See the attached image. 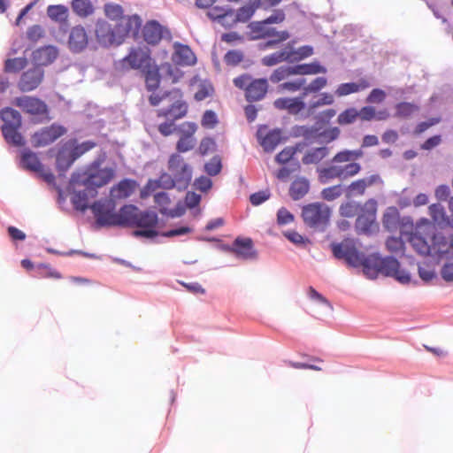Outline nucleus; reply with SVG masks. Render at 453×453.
<instances>
[{
  "instance_id": "obj_26",
  "label": "nucleus",
  "mask_w": 453,
  "mask_h": 453,
  "mask_svg": "<svg viewBox=\"0 0 453 453\" xmlns=\"http://www.w3.org/2000/svg\"><path fill=\"white\" fill-rule=\"evenodd\" d=\"M273 105L276 109L285 110L292 115H296L305 109V104L301 97H280L274 101Z\"/></svg>"
},
{
  "instance_id": "obj_24",
  "label": "nucleus",
  "mask_w": 453,
  "mask_h": 453,
  "mask_svg": "<svg viewBox=\"0 0 453 453\" xmlns=\"http://www.w3.org/2000/svg\"><path fill=\"white\" fill-rule=\"evenodd\" d=\"M231 250L237 257L244 259H253L257 257V251L253 247V242L250 238H236Z\"/></svg>"
},
{
  "instance_id": "obj_21",
  "label": "nucleus",
  "mask_w": 453,
  "mask_h": 453,
  "mask_svg": "<svg viewBox=\"0 0 453 453\" xmlns=\"http://www.w3.org/2000/svg\"><path fill=\"white\" fill-rule=\"evenodd\" d=\"M58 57V50L52 45L43 46L34 50L32 60L37 65H49Z\"/></svg>"
},
{
  "instance_id": "obj_4",
  "label": "nucleus",
  "mask_w": 453,
  "mask_h": 453,
  "mask_svg": "<svg viewBox=\"0 0 453 453\" xmlns=\"http://www.w3.org/2000/svg\"><path fill=\"white\" fill-rule=\"evenodd\" d=\"M368 263L371 265L368 273V277L371 279L375 278L379 273H382L386 276L394 277L401 283H408L411 280L409 273L400 269L399 262L394 257H381L378 254H372Z\"/></svg>"
},
{
  "instance_id": "obj_8",
  "label": "nucleus",
  "mask_w": 453,
  "mask_h": 453,
  "mask_svg": "<svg viewBox=\"0 0 453 453\" xmlns=\"http://www.w3.org/2000/svg\"><path fill=\"white\" fill-rule=\"evenodd\" d=\"M332 250L335 257L344 259L349 265L353 267L362 266L364 273L368 276L371 265L368 263L370 255L365 256L351 242L346 241L339 244H334Z\"/></svg>"
},
{
  "instance_id": "obj_52",
  "label": "nucleus",
  "mask_w": 453,
  "mask_h": 453,
  "mask_svg": "<svg viewBox=\"0 0 453 453\" xmlns=\"http://www.w3.org/2000/svg\"><path fill=\"white\" fill-rule=\"evenodd\" d=\"M358 210V203L355 202H346L340 206L339 212L342 217L353 218L357 214Z\"/></svg>"
},
{
  "instance_id": "obj_44",
  "label": "nucleus",
  "mask_w": 453,
  "mask_h": 453,
  "mask_svg": "<svg viewBox=\"0 0 453 453\" xmlns=\"http://www.w3.org/2000/svg\"><path fill=\"white\" fill-rule=\"evenodd\" d=\"M409 241L418 253L421 255H428L430 253V246L421 235L411 234Z\"/></svg>"
},
{
  "instance_id": "obj_60",
  "label": "nucleus",
  "mask_w": 453,
  "mask_h": 453,
  "mask_svg": "<svg viewBox=\"0 0 453 453\" xmlns=\"http://www.w3.org/2000/svg\"><path fill=\"white\" fill-rule=\"evenodd\" d=\"M44 35V30L40 25H34L27 28V38L33 42H38Z\"/></svg>"
},
{
  "instance_id": "obj_59",
  "label": "nucleus",
  "mask_w": 453,
  "mask_h": 453,
  "mask_svg": "<svg viewBox=\"0 0 453 453\" xmlns=\"http://www.w3.org/2000/svg\"><path fill=\"white\" fill-rule=\"evenodd\" d=\"M386 247L390 252L399 253L403 251L404 243L399 237H389L386 242Z\"/></svg>"
},
{
  "instance_id": "obj_38",
  "label": "nucleus",
  "mask_w": 453,
  "mask_h": 453,
  "mask_svg": "<svg viewBox=\"0 0 453 453\" xmlns=\"http://www.w3.org/2000/svg\"><path fill=\"white\" fill-rule=\"evenodd\" d=\"M72 9L73 12L81 18H87L92 15L95 11L89 0H73Z\"/></svg>"
},
{
  "instance_id": "obj_14",
  "label": "nucleus",
  "mask_w": 453,
  "mask_h": 453,
  "mask_svg": "<svg viewBox=\"0 0 453 453\" xmlns=\"http://www.w3.org/2000/svg\"><path fill=\"white\" fill-rule=\"evenodd\" d=\"M377 202L374 199H368L361 208V212L356 220V228L358 233L370 234L375 228L376 224Z\"/></svg>"
},
{
  "instance_id": "obj_20",
  "label": "nucleus",
  "mask_w": 453,
  "mask_h": 453,
  "mask_svg": "<svg viewBox=\"0 0 453 453\" xmlns=\"http://www.w3.org/2000/svg\"><path fill=\"white\" fill-rule=\"evenodd\" d=\"M380 180V176L372 174L365 178L358 179L352 181L346 188V196H362L365 195L367 188Z\"/></svg>"
},
{
  "instance_id": "obj_34",
  "label": "nucleus",
  "mask_w": 453,
  "mask_h": 453,
  "mask_svg": "<svg viewBox=\"0 0 453 453\" xmlns=\"http://www.w3.org/2000/svg\"><path fill=\"white\" fill-rule=\"evenodd\" d=\"M329 154V149L326 147H319L308 150L303 157L304 165L318 164L326 157Z\"/></svg>"
},
{
  "instance_id": "obj_62",
  "label": "nucleus",
  "mask_w": 453,
  "mask_h": 453,
  "mask_svg": "<svg viewBox=\"0 0 453 453\" xmlns=\"http://www.w3.org/2000/svg\"><path fill=\"white\" fill-rule=\"evenodd\" d=\"M284 236L296 245H305L309 242V239L303 237L296 231L291 230L284 233Z\"/></svg>"
},
{
  "instance_id": "obj_19",
  "label": "nucleus",
  "mask_w": 453,
  "mask_h": 453,
  "mask_svg": "<svg viewBox=\"0 0 453 453\" xmlns=\"http://www.w3.org/2000/svg\"><path fill=\"white\" fill-rule=\"evenodd\" d=\"M169 35V31L156 20L146 22L142 28L143 40L151 45L157 44L164 36Z\"/></svg>"
},
{
  "instance_id": "obj_29",
  "label": "nucleus",
  "mask_w": 453,
  "mask_h": 453,
  "mask_svg": "<svg viewBox=\"0 0 453 453\" xmlns=\"http://www.w3.org/2000/svg\"><path fill=\"white\" fill-rule=\"evenodd\" d=\"M371 86L366 79H360L357 82L342 83L338 86L335 94L338 96H348L352 93H357L365 90Z\"/></svg>"
},
{
  "instance_id": "obj_13",
  "label": "nucleus",
  "mask_w": 453,
  "mask_h": 453,
  "mask_svg": "<svg viewBox=\"0 0 453 453\" xmlns=\"http://www.w3.org/2000/svg\"><path fill=\"white\" fill-rule=\"evenodd\" d=\"M158 223V218L156 212L139 210L134 227L141 228L140 230L134 231V235L136 237L153 238L158 235L156 227Z\"/></svg>"
},
{
  "instance_id": "obj_56",
  "label": "nucleus",
  "mask_w": 453,
  "mask_h": 453,
  "mask_svg": "<svg viewBox=\"0 0 453 453\" xmlns=\"http://www.w3.org/2000/svg\"><path fill=\"white\" fill-rule=\"evenodd\" d=\"M216 149V142L214 139L211 137H204L201 140L199 147H198V152L202 156H205L212 151H214Z\"/></svg>"
},
{
  "instance_id": "obj_42",
  "label": "nucleus",
  "mask_w": 453,
  "mask_h": 453,
  "mask_svg": "<svg viewBox=\"0 0 453 453\" xmlns=\"http://www.w3.org/2000/svg\"><path fill=\"white\" fill-rule=\"evenodd\" d=\"M433 221L439 226H445L447 215L444 207L440 203H433L428 207Z\"/></svg>"
},
{
  "instance_id": "obj_48",
  "label": "nucleus",
  "mask_w": 453,
  "mask_h": 453,
  "mask_svg": "<svg viewBox=\"0 0 453 453\" xmlns=\"http://www.w3.org/2000/svg\"><path fill=\"white\" fill-rule=\"evenodd\" d=\"M343 188L341 184L334 185L322 189L321 197L326 201H334L342 195Z\"/></svg>"
},
{
  "instance_id": "obj_2",
  "label": "nucleus",
  "mask_w": 453,
  "mask_h": 453,
  "mask_svg": "<svg viewBox=\"0 0 453 453\" xmlns=\"http://www.w3.org/2000/svg\"><path fill=\"white\" fill-rule=\"evenodd\" d=\"M364 151L359 150H343L337 152L331 162L332 165L318 169L319 180L326 183L334 179H348L358 174L362 169L356 160L363 157Z\"/></svg>"
},
{
  "instance_id": "obj_16",
  "label": "nucleus",
  "mask_w": 453,
  "mask_h": 453,
  "mask_svg": "<svg viewBox=\"0 0 453 453\" xmlns=\"http://www.w3.org/2000/svg\"><path fill=\"white\" fill-rule=\"evenodd\" d=\"M172 93V98L174 99V102L168 108L158 110L157 115L158 118L176 121L187 115L188 104L183 99V94L180 89H173Z\"/></svg>"
},
{
  "instance_id": "obj_23",
  "label": "nucleus",
  "mask_w": 453,
  "mask_h": 453,
  "mask_svg": "<svg viewBox=\"0 0 453 453\" xmlns=\"http://www.w3.org/2000/svg\"><path fill=\"white\" fill-rule=\"evenodd\" d=\"M137 187L138 184L134 180L124 179L111 188L110 196L113 200L126 199L135 191Z\"/></svg>"
},
{
  "instance_id": "obj_47",
  "label": "nucleus",
  "mask_w": 453,
  "mask_h": 453,
  "mask_svg": "<svg viewBox=\"0 0 453 453\" xmlns=\"http://www.w3.org/2000/svg\"><path fill=\"white\" fill-rule=\"evenodd\" d=\"M291 75H295L293 66H280L273 72L270 81L273 83H278Z\"/></svg>"
},
{
  "instance_id": "obj_28",
  "label": "nucleus",
  "mask_w": 453,
  "mask_h": 453,
  "mask_svg": "<svg viewBox=\"0 0 453 453\" xmlns=\"http://www.w3.org/2000/svg\"><path fill=\"white\" fill-rule=\"evenodd\" d=\"M138 211L139 209L135 205L126 204L122 206L119 211L117 212L115 226L134 227Z\"/></svg>"
},
{
  "instance_id": "obj_1",
  "label": "nucleus",
  "mask_w": 453,
  "mask_h": 453,
  "mask_svg": "<svg viewBox=\"0 0 453 453\" xmlns=\"http://www.w3.org/2000/svg\"><path fill=\"white\" fill-rule=\"evenodd\" d=\"M142 22L141 17L137 14L127 15L122 22L114 25L99 18L95 23L94 36L102 48L118 47L123 44L128 36L137 37Z\"/></svg>"
},
{
  "instance_id": "obj_6",
  "label": "nucleus",
  "mask_w": 453,
  "mask_h": 453,
  "mask_svg": "<svg viewBox=\"0 0 453 453\" xmlns=\"http://www.w3.org/2000/svg\"><path fill=\"white\" fill-rule=\"evenodd\" d=\"M13 104L25 114L29 115L34 124H41L50 119L49 106L43 100L36 96H22L16 97L13 100Z\"/></svg>"
},
{
  "instance_id": "obj_31",
  "label": "nucleus",
  "mask_w": 453,
  "mask_h": 453,
  "mask_svg": "<svg viewBox=\"0 0 453 453\" xmlns=\"http://www.w3.org/2000/svg\"><path fill=\"white\" fill-rule=\"evenodd\" d=\"M258 137L261 140L260 144L267 152L274 150L277 145L280 142L281 134L280 130H272L265 136H262L261 131L258 132Z\"/></svg>"
},
{
  "instance_id": "obj_17",
  "label": "nucleus",
  "mask_w": 453,
  "mask_h": 453,
  "mask_svg": "<svg viewBox=\"0 0 453 453\" xmlns=\"http://www.w3.org/2000/svg\"><path fill=\"white\" fill-rule=\"evenodd\" d=\"M89 42V37L87 30L81 25H77L70 29L67 47L73 53H81L84 51Z\"/></svg>"
},
{
  "instance_id": "obj_37",
  "label": "nucleus",
  "mask_w": 453,
  "mask_h": 453,
  "mask_svg": "<svg viewBox=\"0 0 453 453\" xmlns=\"http://www.w3.org/2000/svg\"><path fill=\"white\" fill-rule=\"evenodd\" d=\"M72 154L66 146L63 147L58 153L56 158L57 169L60 173H65L73 164Z\"/></svg>"
},
{
  "instance_id": "obj_30",
  "label": "nucleus",
  "mask_w": 453,
  "mask_h": 453,
  "mask_svg": "<svg viewBox=\"0 0 453 453\" xmlns=\"http://www.w3.org/2000/svg\"><path fill=\"white\" fill-rule=\"evenodd\" d=\"M310 190V182L304 177L296 178L290 185L289 196L293 200H300Z\"/></svg>"
},
{
  "instance_id": "obj_33",
  "label": "nucleus",
  "mask_w": 453,
  "mask_h": 453,
  "mask_svg": "<svg viewBox=\"0 0 453 453\" xmlns=\"http://www.w3.org/2000/svg\"><path fill=\"white\" fill-rule=\"evenodd\" d=\"M104 13L108 19L116 23L122 22L127 17L124 15L123 7L115 3L105 4L104 5Z\"/></svg>"
},
{
  "instance_id": "obj_58",
  "label": "nucleus",
  "mask_w": 453,
  "mask_h": 453,
  "mask_svg": "<svg viewBox=\"0 0 453 453\" xmlns=\"http://www.w3.org/2000/svg\"><path fill=\"white\" fill-rule=\"evenodd\" d=\"M221 26L225 27H231L238 23V18L236 16L235 11L230 8H227L226 12L224 13V16L219 22Z\"/></svg>"
},
{
  "instance_id": "obj_11",
  "label": "nucleus",
  "mask_w": 453,
  "mask_h": 453,
  "mask_svg": "<svg viewBox=\"0 0 453 453\" xmlns=\"http://www.w3.org/2000/svg\"><path fill=\"white\" fill-rule=\"evenodd\" d=\"M168 170L177 180V186L180 188L188 187L192 179V168L180 154L175 153L170 156Z\"/></svg>"
},
{
  "instance_id": "obj_36",
  "label": "nucleus",
  "mask_w": 453,
  "mask_h": 453,
  "mask_svg": "<svg viewBox=\"0 0 453 453\" xmlns=\"http://www.w3.org/2000/svg\"><path fill=\"white\" fill-rule=\"evenodd\" d=\"M294 67V73L298 75H309L326 73V69L320 65L318 62H312L310 64L296 65Z\"/></svg>"
},
{
  "instance_id": "obj_63",
  "label": "nucleus",
  "mask_w": 453,
  "mask_h": 453,
  "mask_svg": "<svg viewBox=\"0 0 453 453\" xmlns=\"http://www.w3.org/2000/svg\"><path fill=\"white\" fill-rule=\"evenodd\" d=\"M386 92L380 88L372 89L368 96L366 102L369 104H380L386 99Z\"/></svg>"
},
{
  "instance_id": "obj_32",
  "label": "nucleus",
  "mask_w": 453,
  "mask_h": 453,
  "mask_svg": "<svg viewBox=\"0 0 453 453\" xmlns=\"http://www.w3.org/2000/svg\"><path fill=\"white\" fill-rule=\"evenodd\" d=\"M146 88L149 91H155L160 84V74L158 67L153 63L150 68L143 72Z\"/></svg>"
},
{
  "instance_id": "obj_51",
  "label": "nucleus",
  "mask_w": 453,
  "mask_h": 453,
  "mask_svg": "<svg viewBox=\"0 0 453 453\" xmlns=\"http://www.w3.org/2000/svg\"><path fill=\"white\" fill-rule=\"evenodd\" d=\"M358 117V111L355 108H349L339 114L337 122L340 125L353 123Z\"/></svg>"
},
{
  "instance_id": "obj_18",
  "label": "nucleus",
  "mask_w": 453,
  "mask_h": 453,
  "mask_svg": "<svg viewBox=\"0 0 453 453\" xmlns=\"http://www.w3.org/2000/svg\"><path fill=\"white\" fill-rule=\"evenodd\" d=\"M44 72L38 66L24 72L18 82V88L21 92H30L37 88L42 82Z\"/></svg>"
},
{
  "instance_id": "obj_27",
  "label": "nucleus",
  "mask_w": 453,
  "mask_h": 453,
  "mask_svg": "<svg viewBox=\"0 0 453 453\" xmlns=\"http://www.w3.org/2000/svg\"><path fill=\"white\" fill-rule=\"evenodd\" d=\"M268 89L266 79L252 80L250 84L246 88L245 96L249 102L258 101L262 99Z\"/></svg>"
},
{
  "instance_id": "obj_61",
  "label": "nucleus",
  "mask_w": 453,
  "mask_h": 453,
  "mask_svg": "<svg viewBox=\"0 0 453 453\" xmlns=\"http://www.w3.org/2000/svg\"><path fill=\"white\" fill-rule=\"evenodd\" d=\"M214 89L210 84H200L198 90L195 93V99L196 101H203L205 98L211 96Z\"/></svg>"
},
{
  "instance_id": "obj_39",
  "label": "nucleus",
  "mask_w": 453,
  "mask_h": 453,
  "mask_svg": "<svg viewBox=\"0 0 453 453\" xmlns=\"http://www.w3.org/2000/svg\"><path fill=\"white\" fill-rule=\"evenodd\" d=\"M87 188L82 191H75L71 198L73 207L81 211H85L88 208V200L91 198Z\"/></svg>"
},
{
  "instance_id": "obj_55",
  "label": "nucleus",
  "mask_w": 453,
  "mask_h": 453,
  "mask_svg": "<svg viewBox=\"0 0 453 453\" xmlns=\"http://www.w3.org/2000/svg\"><path fill=\"white\" fill-rule=\"evenodd\" d=\"M218 123V117L213 111L207 110L203 112L201 119V125L204 128L212 129L217 126Z\"/></svg>"
},
{
  "instance_id": "obj_3",
  "label": "nucleus",
  "mask_w": 453,
  "mask_h": 453,
  "mask_svg": "<svg viewBox=\"0 0 453 453\" xmlns=\"http://www.w3.org/2000/svg\"><path fill=\"white\" fill-rule=\"evenodd\" d=\"M100 161L91 163L83 173H74L71 177V184L82 185L88 188L90 196L97 195L96 188L107 185L115 176L111 167L100 168Z\"/></svg>"
},
{
  "instance_id": "obj_9",
  "label": "nucleus",
  "mask_w": 453,
  "mask_h": 453,
  "mask_svg": "<svg viewBox=\"0 0 453 453\" xmlns=\"http://www.w3.org/2000/svg\"><path fill=\"white\" fill-rule=\"evenodd\" d=\"M331 209L323 203H311L302 209V218L304 224L315 230L323 231L329 223Z\"/></svg>"
},
{
  "instance_id": "obj_35",
  "label": "nucleus",
  "mask_w": 453,
  "mask_h": 453,
  "mask_svg": "<svg viewBox=\"0 0 453 453\" xmlns=\"http://www.w3.org/2000/svg\"><path fill=\"white\" fill-rule=\"evenodd\" d=\"M262 5L261 0H251L246 5L235 12L238 22H247L254 14L255 11Z\"/></svg>"
},
{
  "instance_id": "obj_12",
  "label": "nucleus",
  "mask_w": 453,
  "mask_h": 453,
  "mask_svg": "<svg viewBox=\"0 0 453 453\" xmlns=\"http://www.w3.org/2000/svg\"><path fill=\"white\" fill-rule=\"evenodd\" d=\"M90 208L97 225L115 226L117 212H115L116 204L112 198L96 201Z\"/></svg>"
},
{
  "instance_id": "obj_53",
  "label": "nucleus",
  "mask_w": 453,
  "mask_h": 453,
  "mask_svg": "<svg viewBox=\"0 0 453 453\" xmlns=\"http://www.w3.org/2000/svg\"><path fill=\"white\" fill-rule=\"evenodd\" d=\"M196 139L194 137H186L180 135L176 143V150L179 153L188 152L194 149Z\"/></svg>"
},
{
  "instance_id": "obj_64",
  "label": "nucleus",
  "mask_w": 453,
  "mask_h": 453,
  "mask_svg": "<svg viewBox=\"0 0 453 453\" xmlns=\"http://www.w3.org/2000/svg\"><path fill=\"white\" fill-rule=\"evenodd\" d=\"M39 276L41 278H52V279H61L62 278V275L59 272H58L57 270L53 269L52 267H50V265H42L40 267H39Z\"/></svg>"
},
{
  "instance_id": "obj_43",
  "label": "nucleus",
  "mask_w": 453,
  "mask_h": 453,
  "mask_svg": "<svg viewBox=\"0 0 453 453\" xmlns=\"http://www.w3.org/2000/svg\"><path fill=\"white\" fill-rule=\"evenodd\" d=\"M27 65L26 58H8L4 62V71L8 73H16L23 70Z\"/></svg>"
},
{
  "instance_id": "obj_7",
  "label": "nucleus",
  "mask_w": 453,
  "mask_h": 453,
  "mask_svg": "<svg viewBox=\"0 0 453 453\" xmlns=\"http://www.w3.org/2000/svg\"><path fill=\"white\" fill-rule=\"evenodd\" d=\"M150 50L147 47H132L127 56L116 64V69L125 72L128 70H140L143 72L153 64Z\"/></svg>"
},
{
  "instance_id": "obj_40",
  "label": "nucleus",
  "mask_w": 453,
  "mask_h": 453,
  "mask_svg": "<svg viewBox=\"0 0 453 453\" xmlns=\"http://www.w3.org/2000/svg\"><path fill=\"white\" fill-rule=\"evenodd\" d=\"M287 50L289 55V62H298L306 58L313 54V49L311 46H302L295 50L293 46L287 45Z\"/></svg>"
},
{
  "instance_id": "obj_5",
  "label": "nucleus",
  "mask_w": 453,
  "mask_h": 453,
  "mask_svg": "<svg viewBox=\"0 0 453 453\" xmlns=\"http://www.w3.org/2000/svg\"><path fill=\"white\" fill-rule=\"evenodd\" d=\"M0 119L4 122L1 130L6 142L15 147L24 146L26 140L19 132L22 126V117L19 111L11 107H5L0 111Z\"/></svg>"
},
{
  "instance_id": "obj_22",
  "label": "nucleus",
  "mask_w": 453,
  "mask_h": 453,
  "mask_svg": "<svg viewBox=\"0 0 453 453\" xmlns=\"http://www.w3.org/2000/svg\"><path fill=\"white\" fill-rule=\"evenodd\" d=\"M177 185V180L170 173H163L160 175L158 180H150L141 192V197H147L151 192L156 190L157 188H163L165 189L173 188Z\"/></svg>"
},
{
  "instance_id": "obj_46",
  "label": "nucleus",
  "mask_w": 453,
  "mask_h": 453,
  "mask_svg": "<svg viewBox=\"0 0 453 453\" xmlns=\"http://www.w3.org/2000/svg\"><path fill=\"white\" fill-rule=\"evenodd\" d=\"M47 15L52 20L63 21L67 18V8L64 5H49L47 8Z\"/></svg>"
},
{
  "instance_id": "obj_41",
  "label": "nucleus",
  "mask_w": 453,
  "mask_h": 453,
  "mask_svg": "<svg viewBox=\"0 0 453 453\" xmlns=\"http://www.w3.org/2000/svg\"><path fill=\"white\" fill-rule=\"evenodd\" d=\"M281 62H289L287 46L281 50L273 52L262 58V64L266 66H273Z\"/></svg>"
},
{
  "instance_id": "obj_45",
  "label": "nucleus",
  "mask_w": 453,
  "mask_h": 453,
  "mask_svg": "<svg viewBox=\"0 0 453 453\" xmlns=\"http://www.w3.org/2000/svg\"><path fill=\"white\" fill-rule=\"evenodd\" d=\"M418 111V106L407 102L399 103L395 105V117L407 119Z\"/></svg>"
},
{
  "instance_id": "obj_50",
  "label": "nucleus",
  "mask_w": 453,
  "mask_h": 453,
  "mask_svg": "<svg viewBox=\"0 0 453 453\" xmlns=\"http://www.w3.org/2000/svg\"><path fill=\"white\" fill-rule=\"evenodd\" d=\"M327 84V80L325 77H317L309 85L303 88V96L309 93H316L325 88Z\"/></svg>"
},
{
  "instance_id": "obj_25",
  "label": "nucleus",
  "mask_w": 453,
  "mask_h": 453,
  "mask_svg": "<svg viewBox=\"0 0 453 453\" xmlns=\"http://www.w3.org/2000/svg\"><path fill=\"white\" fill-rule=\"evenodd\" d=\"M172 59L179 65H193L196 62V58L191 49L180 43L174 44Z\"/></svg>"
},
{
  "instance_id": "obj_57",
  "label": "nucleus",
  "mask_w": 453,
  "mask_h": 453,
  "mask_svg": "<svg viewBox=\"0 0 453 453\" xmlns=\"http://www.w3.org/2000/svg\"><path fill=\"white\" fill-rule=\"evenodd\" d=\"M221 160L219 157H213L204 165L205 172L211 176L219 174L221 171Z\"/></svg>"
},
{
  "instance_id": "obj_10",
  "label": "nucleus",
  "mask_w": 453,
  "mask_h": 453,
  "mask_svg": "<svg viewBox=\"0 0 453 453\" xmlns=\"http://www.w3.org/2000/svg\"><path fill=\"white\" fill-rule=\"evenodd\" d=\"M20 165L27 171L35 173L46 183L50 185L55 184L53 173L41 163L37 154L32 150H24L21 152Z\"/></svg>"
},
{
  "instance_id": "obj_15",
  "label": "nucleus",
  "mask_w": 453,
  "mask_h": 453,
  "mask_svg": "<svg viewBox=\"0 0 453 453\" xmlns=\"http://www.w3.org/2000/svg\"><path fill=\"white\" fill-rule=\"evenodd\" d=\"M66 133V129L58 125L51 124L50 126L44 127L35 131L30 138L31 144L35 148L46 147Z\"/></svg>"
},
{
  "instance_id": "obj_54",
  "label": "nucleus",
  "mask_w": 453,
  "mask_h": 453,
  "mask_svg": "<svg viewBox=\"0 0 453 453\" xmlns=\"http://www.w3.org/2000/svg\"><path fill=\"white\" fill-rule=\"evenodd\" d=\"M95 146H96L95 142L88 141V142H84L81 144L74 146L69 151L72 154L73 159L75 161L77 158H79L81 156H82L87 151L93 149Z\"/></svg>"
},
{
  "instance_id": "obj_49",
  "label": "nucleus",
  "mask_w": 453,
  "mask_h": 453,
  "mask_svg": "<svg viewBox=\"0 0 453 453\" xmlns=\"http://www.w3.org/2000/svg\"><path fill=\"white\" fill-rule=\"evenodd\" d=\"M244 54L242 50H228L224 56V62L230 66H235L243 61Z\"/></svg>"
}]
</instances>
